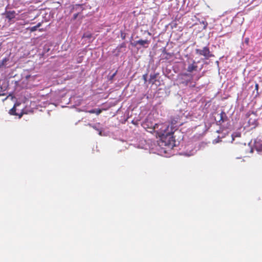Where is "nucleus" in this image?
<instances>
[{
    "instance_id": "7",
    "label": "nucleus",
    "mask_w": 262,
    "mask_h": 262,
    "mask_svg": "<svg viewBox=\"0 0 262 262\" xmlns=\"http://www.w3.org/2000/svg\"><path fill=\"white\" fill-rule=\"evenodd\" d=\"M8 87V84L7 82H4L2 84V86L0 88V96H6L7 95L6 91Z\"/></svg>"
},
{
    "instance_id": "10",
    "label": "nucleus",
    "mask_w": 262,
    "mask_h": 262,
    "mask_svg": "<svg viewBox=\"0 0 262 262\" xmlns=\"http://www.w3.org/2000/svg\"><path fill=\"white\" fill-rule=\"evenodd\" d=\"M157 78V74H151L150 75V78L149 80V81L150 83H151L152 84H154L156 81V79Z\"/></svg>"
},
{
    "instance_id": "11",
    "label": "nucleus",
    "mask_w": 262,
    "mask_h": 262,
    "mask_svg": "<svg viewBox=\"0 0 262 262\" xmlns=\"http://www.w3.org/2000/svg\"><path fill=\"white\" fill-rule=\"evenodd\" d=\"M172 133L173 132H172V129L171 127H169V128L167 129H163V134L165 135L164 136Z\"/></svg>"
},
{
    "instance_id": "4",
    "label": "nucleus",
    "mask_w": 262,
    "mask_h": 262,
    "mask_svg": "<svg viewBox=\"0 0 262 262\" xmlns=\"http://www.w3.org/2000/svg\"><path fill=\"white\" fill-rule=\"evenodd\" d=\"M195 52L200 55L204 56L206 59H208L210 57H214V55L211 53L209 48L208 47H204L202 49H196Z\"/></svg>"
},
{
    "instance_id": "16",
    "label": "nucleus",
    "mask_w": 262,
    "mask_h": 262,
    "mask_svg": "<svg viewBox=\"0 0 262 262\" xmlns=\"http://www.w3.org/2000/svg\"><path fill=\"white\" fill-rule=\"evenodd\" d=\"M88 112L90 114H95L96 112V110L95 109L91 110L89 111Z\"/></svg>"
},
{
    "instance_id": "20",
    "label": "nucleus",
    "mask_w": 262,
    "mask_h": 262,
    "mask_svg": "<svg viewBox=\"0 0 262 262\" xmlns=\"http://www.w3.org/2000/svg\"><path fill=\"white\" fill-rule=\"evenodd\" d=\"M143 77L144 80L145 81H146V75H144Z\"/></svg>"
},
{
    "instance_id": "17",
    "label": "nucleus",
    "mask_w": 262,
    "mask_h": 262,
    "mask_svg": "<svg viewBox=\"0 0 262 262\" xmlns=\"http://www.w3.org/2000/svg\"><path fill=\"white\" fill-rule=\"evenodd\" d=\"M78 14H79V13H78L74 14L73 15V19L74 20H75V19L77 18V17H78Z\"/></svg>"
},
{
    "instance_id": "15",
    "label": "nucleus",
    "mask_w": 262,
    "mask_h": 262,
    "mask_svg": "<svg viewBox=\"0 0 262 262\" xmlns=\"http://www.w3.org/2000/svg\"><path fill=\"white\" fill-rule=\"evenodd\" d=\"M102 112V110L101 109H97L96 110L95 114L97 115L100 114Z\"/></svg>"
},
{
    "instance_id": "12",
    "label": "nucleus",
    "mask_w": 262,
    "mask_h": 262,
    "mask_svg": "<svg viewBox=\"0 0 262 262\" xmlns=\"http://www.w3.org/2000/svg\"><path fill=\"white\" fill-rule=\"evenodd\" d=\"M16 108L15 106H14L10 110V114L12 115H17V114L16 113Z\"/></svg>"
},
{
    "instance_id": "23",
    "label": "nucleus",
    "mask_w": 262,
    "mask_h": 262,
    "mask_svg": "<svg viewBox=\"0 0 262 262\" xmlns=\"http://www.w3.org/2000/svg\"><path fill=\"white\" fill-rule=\"evenodd\" d=\"M39 30V31H43V30L42 29H40Z\"/></svg>"
},
{
    "instance_id": "14",
    "label": "nucleus",
    "mask_w": 262,
    "mask_h": 262,
    "mask_svg": "<svg viewBox=\"0 0 262 262\" xmlns=\"http://www.w3.org/2000/svg\"><path fill=\"white\" fill-rule=\"evenodd\" d=\"M117 73V71H116L112 76H110L109 80H112L114 77L116 76V74Z\"/></svg>"
},
{
    "instance_id": "6",
    "label": "nucleus",
    "mask_w": 262,
    "mask_h": 262,
    "mask_svg": "<svg viewBox=\"0 0 262 262\" xmlns=\"http://www.w3.org/2000/svg\"><path fill=\"white\" fill-rule=\"evenodd\" d=\"M150 40H142L140 39L135 41L134 43V46H137V45H139L144 48H147L148 47V45L150 43Z\"/></svg>"
},
{
    "instance_id": "1",
    "label": "nucleus",
    "mask_w": 262,
    "mask_h": 262,
    "mask_svg": "<svg viewBox=\"0 0 262 262\" xmlns=\"http://www.w3.org/2000/svg\"><path fill=\"white\" fill-rule=\"evenodd\" d=\"M187 64L186 69L188 73H183L180 75L181 83L187 85L191 83L192 79V75L190 73L196 71L198 70L197 62L192 58L188 57L186 61Z\"/></svg>"
},
{
    "instance_id": "19",
    "label": "nucleus",
    "mask_w": 262,
    "mask_h": 262,
    "mask_svg": "<svg viewBox=\"0 0 262 262\" xmlns=\"http://www.w3.org/2000/svg\"><path fill=\"white\" fill-rule=\"evenodd\" d=\"M121 38L123 39H125V35H124V33H121Z\"/></svg>"
},
{
    "instance_id": "8",
    "label": "nucleus",
    "mask_w": 262,
    "mask_h": 262,
    "mask_svg": "<svg viewBox=\"0 0 262 262\" xmlns=\"http://www.w3.org/2000/svg\"><path fill=\"white\" fill-rule=\"evenodd\" d=\"M15 12L14 11H6L5 13L6 18L11 20L15 17Z\"/></svg>"
},
{
    "instance_id": "22",
    "label": "nucleus",
    "mask_w": 262,
    "mask_h": 262,
    "mask_svg": "<svg viewBox=\"0 0 262 262\" xmlns=\"http://www.w3.org/2000/svg\"><path fill=\"white\" fill-rule=\"evenodd\" d=\"M147 32H148V34L149 35H151V33H150L148 31Z\"/></svg>"
},
{
    "instance_id": "5",
    "label": "nucleus",
    "mask_w": 262,
    "mask_h": 262,
    "mask_svg": "<svg viewBox=\"0 0 262 262\" xmlns=\"http://www.w3.org/2000/svg\"><path fill=\"white\" fill-rule=\"evenodd\" d=\"M218 115L220 117L219 119L216 121V124L218 125H222L223 123L227 121L228 119L226 114L224 111H222Z\"/></svg>"
},
{
    "instance_id": "9",
    "label": "nucleus",
    "mask_w": 262,
    "mask_h": 262,
    "mask_svg": "<svg viewBox=\"0 0 262 262\" xmlns=\"http://www.w3.org/2000/svg\"><path fill=\"white\" fill-rule=\"evenodd\" d=\"M42 25V23H38L36 26L31 27H28L27 28V30H29L30 32H34L37 30V28H39Z\"/></svg>"
},
{
    "instance_id": "2",
    "label": "nucleus",
    "mask_w": 262,
    "mask_h": 262,
    "mask_svg": "<svg viewBox=\"0 0 262 262\" xmlns=\"http://www.w3.org/2000/svg\"><path fill=\"white\" fill-rule=\"evenodd\" d=\"M169 128V126L167 123H161L155 124L152 129L156 133L157 137L160 138L165 135L163 134V129Z\"/></svg>"
},
{
    "instance_id": "13",
    "label": "nucleus",
    "mask_w": 262,
    "mask_h": 262,
    "mask_svg": "<svg viewBox=\"0 0 262 262\" xmlns=\"http://www.w3.org/2000/svg\"><path fill=\"white\" fill-rule=\"evenodd\" d=\"M9 60V59L8 58H4L2 61V65H5L6 62Z\"/></svg>"
},
{
    "instance_id": "18",
    "label": "nucleus",
    "mask_w": 262,
    "mask_h": 262,
    "mask_svg": "<svg viewBox=\"0 0 262 262\" xmlns=\"http://www.w3.org/2000/svg\"><path fill=\"white\" fill-rule=\"evenodd\" d=\"M258 87H259L258 84V83H256V84H255V89L256 91H258Z\"/></svg>"
},
{
    "instance_id": "3",
    "label": "nucleus",
    "mask_w": 262,
    "mask_h": 262,
    "mask_svg": "<svg viewBox=\"0 0 262 262\" xmlns=\"http://www.w3.org/2000/svg\"><path fill=\"white\" fill-rule=\"evenodd\" d=\"M173 133H170L160 138L161 141L165 146H173L175 144V139L173 136Z\"/></svg>"
},
{
    "instance_id": "21",
    "label": "nucleus",
    "mask_w": 262,
    "mask_h": 262,
    "mask_svg": "<svg viewBox=\"0 0 262 262\" xmlns=\"http://www.w3.org/2000/svg\"><path fill=\"white\" fill-rule=\"evenodd\" d=\"M23 114H21L20 115H19V118H21Z\"/></svg>"
}]
</instances>
